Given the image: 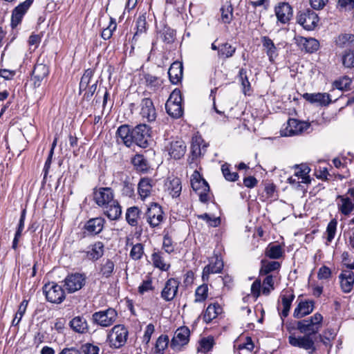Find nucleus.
Returning <instances> with one entry per match:
<instances>
[{
  "mask_svg": "<svg viewBox=\"0 0 354 354\" xmlns=\"http://www.w3.org/2000/svg\"><path fill=\"white\" fill-rule=\"evenodd\" d=\"M180 281L174 278L169 279L161 291V297L166 301H172L176 296Z\"/></svg>",
  "mask_w": 354,
  "mask_h": 354,
  "instance_id": "15",
  "label": "nucleus"
},
{
  "mask_svg": "<svg viewBox=\"0 0 354 354\" xmlns=\"http://www.w3.org/2000/svg\"><path fill=\"white\" fill-rule=\"evenodd\" d=\"M281 297L283 309L280 315L281 319H283V317H286L289 314L291 304L295 299V295L292 292H290L289 290H287L281 295Z\"/></svg>",
  "mask_w": 354,
  "mask_h": 354,
  "instance_id": "30",
  "label": "nucleus"
},
{
  "mask_svg": "<svg viewBox=\"0 0 354 354\" xmlns=\"http://www.w3.org/2000/svg\"><path fill=\"white\" fill-rule=\"evenodd\" d=\"M288 342L291 346L308 351V353L310 354L316 350L315 342L311 336L308 335H304V336L298 337L290 335L288 337Z\"/></svg>",
  "mask_w": 354,
  "mask_h": 354,
  "instance_id": "10",
  "label": "nucleus"
},
{
  "mask_svg": "<svg viewBox=\"0 0 354 354\" xmlns=\"http://www.w3.org/2000/svg\"><path fill=\"white\" fill-rule=\"evenodd\" d=\"M335 43L341 48H354V35L348 33L341 34L337 37Z\"/></svg>",
  "mask_w": 354,
  "mask_h": 354,
  "instance_id": "33",
  "label": "nucleus"
},
{
  "mask_svg": "<svg viewBox=\"0 0 354 354\" xmlns=\"http://www.w3.org/2000/svg\"><path fill=\"white\" fill-rule=\"evenodd\" d=\"M118 142L123 143L128 147L132 145L131 130L128 125L120 126L116 132Z\"/></svg>",
  "mask_w": 354,
  "mask_h": 354,
  "instance_id": "25",
  "label": "nucleus"
},
{
  "mask_svg": "<svg viewBox=\"0 0 354 354\" xmlns=\"http://www.w3.org/2000/svg\"><path fill=\"white\" fill-rule=\"evenodd\" d=\"M93 198L108 218L114 221L120 217L122 208L118 201L115 199L114 192L111 188H94Z\"/></svg>",
  "mask_w": 354,
  "mask_h": 354,
  "instance_id": "1",
  "label": "nucleus"
},
{
  "mask_svg": "<svg viewBox=\"0 0 354 354\" xmlns=\"http://www.w3.org/2000/svg\"><path fill=\"white\" fill-rule=\"evenodd\" d=\"M128 334V330L124 325L114 326L107 336L110 346L115 348L123 346L127 342Z\"/></svg>",
  "mask_w": 354,
  "mask_h": 354,
  "instance_id": "5",
  "label": "nucleus"
},
{
  "mask_svg": "<svg viewBox=\"0 0 354 354\" xmlns=\"http://www.w3.org/2000/svg\"><path fill=\"white\" fill-rule=\"evenodd\" d=\"M151 259L154 266L162 270L166 271L170 267L169 264L165 263L163 258L160 253H153L152 254Z\"/></svg>",
  "mask_w": 354,
  "mask_h": 354,
  "instance_id": "52",
  "label": "nucleus"
},
{
  "mask_svg": "<svg viewBox=\"0 0 354 354\" xmlns=\"http://www.w3.org/2000/svg\"><path fill=\"white\" fill-rule=\"evenodd\" d=\"M81 353L84 354H98L100 348L97 346L86 343L81 346Z\"/></svg>",
  "mask_w": 354,
  "mask_h": 354,
  "instance_id": "62",
  "label": "nucleus"
},
{
  "mask_svg": "<svg viewBox=\"0 0 354 354\" xmlns=\"http://www.w3.org/2000/svg\"><path fill=\"white\" fill-rule=\"evenodd\" d=\"M33 1L34 0H26L15 8L11 17V26L12 28L17 27L21 23L24 15L33 3Z\"/></svg>",
  "mask_w": 354,
  "mask_h": 354,
  "instance_id": "16",
  "label": "nucleus"
},
{
  "mask_svg": "<svg viewBox=\"0 0 354 354\" xmlns=\"http://www.w3.org/2000/svg\"><path fill=\"white\" fill-rule=\"evenodd\" d=\"M337 221L336 219L331 220L329 223L328 224L327 228H326V233H327V241L331 242L332 240L334 239L336 229H337Z\"/></svg>",
  "mask_w": 354,
  "mask_h": 354,
  "instance_id": "58",
  "label": "nucleus"
},
{
  "mask_svg": "<svg viewBox=\"0 0 354 354\" xmlns=\"http://www.w3.org/2000/svg\"><path fill=\"white\" fill-rule=\"evenodd\" d=\"M93 76V71L92 69H87L81 78L80 82V89L85 90L89 86L91 78Z\"/></svg>",
  "mask_w": 354,
  "mask_h": 354,
  "instance_id": "55",
  "label": "nucleus"
},
{
  "mask_svg": "<svg viewBox=\"0 0 354 354\" xmlns=\"http://www.w3.org/2000/svg\"><path fill=\"white\" fill-rule=\"evenodd\" d=\"M208 294V287L207 284H202L198 286L195 292V302H202L204 301L207 297Z\"/></svg>",
  "mask_w": 354,
  "mask_h": 354,
  "instance_id": "51",
  "label": "nucleus"
},
{
  "mask_svg": "<svg viewBox=\"0 0 354 354\" xmlns=\"http://www.w3.org/2000/svg\"><path fill=\"white\" fill-rule=\"evenodd\" d=\"M143 253V245L141 243H137L133 245L130 252V257L134 260H138L142 258Z\"/></svg>",
  "mask_w": 354,
  "mask_h": 354,
  "instance_id": "59",
  "label": "nucleus"
},
{
  "mask_svg": "<svg viewBox=\"0 0 354 354\" xmlns=\"http://www.w3.org/2000/svg\"><path fill=\"white\" fill-rule=\"evenodd\" d=\"M236 52V47L232 46L229 43L222 44L218 47V56L223 58H230L234 55Z\"/></svg>",
  "mask_w": 354,
  "mask_h": 354,
  "instance_id": "43",
  "label": "nucleus"
},
{
  "mask_svg": "<svg viewBox=\"0 0 354 354\" xmlns=\"http://www.w3.org/2000/svg\"><path fill=\"white\" fill-rule=\"evenodd\" d=\"M310 127V123L290 118L286 125L280 130L281 136H294L302 133Z\"/></svg>",
  "mask_w": 354,
  "mask_h": 354,
  "instance_id": "7",
  "label": "nucleus"
},
{
  "mask_svg": "<svg viewBox=\"0 0 354 354\" xmlns=\"http://www.w3.org/2000/svg\"><path fill=\"white\" fill-rule=\"evenodd\" d=\"M261 42L263 47L266 50V54L269 57V60L272 62L277 56V48L274 42L267 36L261 37Z\"/></svg>",
  "mask_w": 354,
  "mask_h": 354,
  "instance_id": "32",
  "label": "nucleus"
},
{
  "mask_svg": "<svg viewBox=\"0 0 354 354\" xmlns=\"http://www.w3.org/2000/svg\"><path fill=\"white\" fill-rule=\"evenodd\" d=\"M176 32L174 30L166 28L163 30L162 38L164 42L171 44L174 41Z\"/></svg>",
  "mask_w": 354,
  "mask_h": 354,
  "instance_id": "63",
  "label": "nucleus"
},
{
  "mask_svg": "<svg viewBox=\"0 0 354 354\" xmlns=\"http://www.w3.org/2000/svg\"><path fill=\"white\" fill-rule=\"evenodd\" d=\"M340 203L338 204L339 210L344 215H349L354 209V203L348 197L339 196Z\"/></svg>",
  "mask_w": 354,
  "mask_h": 354,
  "instance_id": "38",
  "label": "nucleus"
},
{
  "mask_svg": "<svg viewBox=\"0 0 354 354\" xmlns=\"http://www.w3.org/2000/svg\"><path fill=\"white\" fill-rule=\"evenodd\" d=\"M283 250L279 244H269L266 249V255L270 259H278L282 257Z\"/></svg>",
  "mask_w": 354,
  "mask_h": 354,
  "instance_id": "39",
  "label": "nucleus"
},
{
  "mask_svg": "<svg viewBox=\"0 0 354 354\" xmlns=\"http://www.w3.org/2000/svg\"><path fill=\"white\" fill-rule=\"evenodd\" d=\"M183 66L180 62H174L170 66L168 75L169 80L173 84H176L180 82L183 78Z\"/></svg>",
  "mask_w": 354,
  "mask_h": 354,
  "instance_id": "23",
  "label": "nucleus"
},
{
  "mask_svg": "<svg viewBox=\"0 0 354 354\" xmlns=\"http://www.w3.org/2000/svg\"><path fill=\"white\" fill-rule=\"evenodd\" d=\"M66 290L69 292H75L80 290L85 283L83 274L75 273L68 275L64 281Z\"/></svg>",
  "mask_w": 354,
  "mask_h": 354,
  "instance_id": "12",
  "label": "nucleus"
},
{
  "mask_svg": "<svg viewBox=\"0 0 354 354\" xmlns=\"http://www.w3.org/2000/svg\"><path fill=\"white\" fill-rule=\"evenodd\" d=\"M323 316L317 313L310 317L299 321L297 324V328L301 333L308 335L317 334L322 328Z\"/></svg>",
  "mask_w": 354,
  "mask_h": 354,
  "instance_id": "2",
  "label": "nucleus"
},
{
  "mask_svg": "<svg viewBox=\"0 0 354 354\" xmlns=\"http://www.w3.org/2000/svg\"><path fill=\"white\" fill-rule=\"evenodd\" d=\"M239 77L243 86V92L245 94L250 88V83L247 76L246 70L244 68H241L239 72Z\"/></svg>",
  "mask_w": 354,
  "mask_h": 354,
  "instance_id": "56",
  "label": "nucleus"
},
{
  "mask_svg": "<svg viewBox=\"0 0 354 354\" xmlns=\"http://www.w3.org/2000/svg\"><path fill=\"white\" fill-rule=\"evenodd\" d=\"M117 318L118 313L112 308L95 312L92 315L93 322L104 328L113 325L116 322Z\"/></svg>",
  "mask_w": 354,
  "mask_h": 354,
  "instance_id": "6",
  "label": "nucleus"
},
{
  "mask_svg": "<svg viewBox=\"0 0 354 354\" xmlns=\"http://www.w3.org/2000/svg\"><path fill=\"white\" fill-rule=\"evenodd\" d=\"M274 288V279L272 275H267L263 281L262 293L264 295H269Z\"/></svg>",
  "mask_w": 354,
  "mask_h": 354,
  "instance_id": "54",
  "label": "nucleus"
},
{
  "mask_svg": "<svg viewBox=\"0 0 354 354\" xmlns=\"http://www.w3.org/2000/svg\"><path fill=\"white\" fill-rule=\"evenodd\" d=\"M140 115L147 122H153L156 120L157 113L153 103L150 98H144L140 103Z\"/></svg>",
  "mask_w": 354,
  "mask_h": 354,
  "instance_id": "17",
  "label": "nucleus"
},
{
  "mask_svg": "<svg viewBox=\"0 0 354 354\" xmlns=\"http://www.w3.org/2000/svg\"><path fill=\"white\" fill-rule=\"evenodd\" d=\"M28 305V301L26 300H24L19 307L17 313L15 315V318L12 320V325H17L21 321L24 313L26 312V308Z\"/></svg>",
  "mask_w": 354,
  "mask_h": 354,
  "instance_id": "60",
  "label": "nucleus"
},
{
  "mask_svg": "<svg viewBox=\"0 0 354 354\" xmlns=\"http://www.w3.org/2000/svg\"><path fill=\"white\" fill-rule=\"evenodd\" d=\"M169 337L167 335H160L156 343L153 354H163L164 351L168 346Z\"/></svg>",
  "mask_w": 354,
  "mask_h": 354,
  "instance_id": "47",
  "label": "nucleus"
},
{
  "mask_svg": "<svg viewBox=\"0 0 354 354\" xmlns=\"http://www.w3.org/2000/svg\"><path fill=\"white\" fill-rule=\"evenodd\" d=\"M339 279L342 290L345 293L351 292L354 284V272L350 270H343Z\"/></svg>",
  "mask_w": 354,
  "mask_h": 354,
  "instance_id": "20",
  "label": "nucleus"
},
{
  "mask_svg": "<svg viewBox=\"0 0 354 354\" xmlns=\"http://www.w3.org/2000/svg\"><path fill=\"white\" fill-rule=\"evenodd\" d=\"M166 189L169 194L173 198L178 197L182 189L180 180L178 178H174L169 180V183L165 184Z\"/></svg>",
  "mask_w": 354,
  "mask_h": 354,
  "instance_id": "36",
  "label": "nucleus"
},
{
  "mask_svg": "<svg viewBox=\"0 0 354 354\" xmlns=\"http://www.w3.org/2000/svg\"><path fill=\"white\" fill-rule=\"evenodd\" d=\"M222 313V308L218 304H209L203 315V319L206 323H209L212 320L217 317Z\"/></svg>",
  "mask_w": 354,
  "mask_h": 354,
  "instance_id": "35",
  "label": "nucleus"
},
{
  "mask_svg": "<svg viewBox=\"0 0 354 354\" xmlns=\"http://www.w3.org/2000/svg\"><path fill=\"white\" fill-rule=\"evenodd\" d=\"M336 333L332 328H327L322 334L319 335V339L324 345H330V342L335 339Z\"/></svg>",
  "mask_w": 354,
  "mask_h": 354,
  "instance_id": "50",
  "label": "nucleus"
},
{
  "mask_svg": "<svg viewBox=\"0 0 354 354\" xmlns=\"http://www.w3.org/2000/svg\"><path fill=\"white\" fill-rule=\"evenodd\" d=\"M144 80L147 86L153 91L159 88L162 84V81L160 78L150 74H145L144 75Z\"/></svg>",
  "mask_w": 354,
  "mask_h": 354,
  "instance_id": "46",
  "label": "nucleus"
},
{
  "mask_svg": "<svg viewBox=\"0 0 354 354\" xmlns=\"http://www.w3.org/2000/svg\"><path fill=\"white\" fill-rule=\"evenodd\" d=\"M153 185V180L150 178H143L140 180L138 191L142 199H145L150 196Z\"/></svg>",
  "mask_w": 354,
  "mask_h": 354,
  "instance_id": "28",
  "label": "nucleus"
},
{
  "mask_svg": "<svg viewBox=\"0 0 354 354\" xmlns=\"http://www.w3.org/2000/svg\"><path fill=\"white\" fill-rule=\"evenodd\" d=\"M140 215L141 211L138 207H129L125 214L126 221L131 226L136 227L138 225Z\"/></svg>",
  "mask_w": 354,
  "mask_h": 354,
  "instance_id": "29",
  "label": "nucleus"
},
{
  "mask_svg": "<svg viewBox=\"0 0 354 354\" xmlns=\"http://www.w3.org/2000/svg\"><path fill=\"white\" fill-rule=\"evenodd\" d=\"M48 68L42 64H36L32 73V80L35 87H39L41 82L48 75Z\"/></svg>",
  "mask_w": 354,
  "mask_h": 354,
  "instance_id": "24",
  "label": "nucleus"
},
{
  "mask_svg": "<svg viewBox=\"0 0 354 354\" xmlns=\"http://www.w3.org/2000/svg\"><path fill=\"white\" fill-rule=\"evenodd\" d=\"M296 44L301 48L302 50L306 53H312L319 48V41L312 37L306 38L298 36L295 38Z\"/></svg>",
  "mask_w": 354,
  "mask_h": 354,
  "instance_id": "19",
  "label": "nucleus"
},
{
  "mask_svg": "<svg viewBox=\"0 0 354 354\" xmlns=\"http://www.w3.org/2000/svg\"><path fill=\"white\" fill-rule=\"evenodd\" d=\"M223 268V263L221 259L218 257L216 258L214 263H210L206 266L203 270V280L208 281L209 275L210 274L219 273L221 272Z\"/></svg>",
  "mask_w": 354,
  "mask_h": 354,
  "instance_id": "26",
  "label": "nucleus"
},
{
  "mask_svg": "<svg viewBox=\"0 0 354 354\" xmlns=\"http://www.w3.org/2000/svg\"><path fill=\"white\" fill-rule=\"evenodd\" d=\"M162 248L165 251L169 254L174 250V245L173 244L172 239L168 234H165L163 237Z\"/></svg>",
  "mask_w": 354,
  "mask_h": 354,
  "instance_id": "64",
  "label": "nucleus"
},
{
  "mask_svg": "<svg viewBox=\"0 0 354 354\" xmlns=\"http://www.w3.org/2000/svg\"><path fill=\"white\" fill-rule=\"evenodd\" d=\"M44 292L46 299L51 303L60 304L65 299L64 290L62 286L53 282L44 286Z\"/></svg>",
  "mask_w": 354,
  "mask_h": 354,
  "instance_id": "9",
  "label": "nucleus"
},
{
  "mask_svg": "<svg viewBox=\"0 0 354 354\" xmlns=\"http://www.w3.org/2000/svg\"><path fill=\"white\" fill-rule=\"evenodd\" d=\"M221 170L225 178L228 181H236L239 178L236 172L230 171L229 165L226 163L221 166Z\"/></svg>",
  "mask_w": 354,
  "mask_h": 354,
  "instance_id": "57",
  "label": "nucleus"
},
{
  "mask_svg": "<svg viewBox=\"0 0 354 354\" xmlns=\"http://www.w3.org/2000/svg\"><path fill=\"white\" fill-rule=\"evenodd\" d=\"M313 310V304L309 303L308 301H301L299 303L297 306L295 308L293 316L295 318H301L310 313H312Z\"/></svg>",
  "mask_w": 354,
  "mask_h": 354,
  "instance_id": "31",
  "label": "nucleus"
},
{
  "mask_svg": "<svg viewBox=\"0 0 354 354\" xmlns=\"http://www.w3.org/2000/svg\"><path fill=\"white\" fill-rule=\"evenodd\" d=\"M182 96L180 91L178 88H175L169 95V99L166 103L173 104H181Z\"/></svg>",
  "mask_w": 354,
  "mask_h": 354,
  "instance_id": "61",
  "label": "nucleus"
},
{
  "mask_svg": "<svg viewBox=\"0 0 354 354\" xmlns=\"http://www.w3.org/2000/svg\"><path fill=\"white\" fill-rule=\"evenodd\" d=\"M104 219L97 217L88 220L85 224L84 228L91 234H99L103 229Z\"/></svg>",
  "mask_w": 354,
  "mask_h": 354,
  "instance_id": "27",
  "label": "nucleus"
},
{
  "mask_svg": "<svg viewBox=\"0 0 354 354\" xmlns=\"http://www.w3.org/2000/svg\"><path fill=\"white\" fill-rule=\"evenodd\" d=\"M190 330L187 326H181L175 331L170 346L173 349L180 348L186 345L189 340Z\"/></svg>",
  "mask_w": 354,
  "mask_h": 354,
  "instance_id": "11",
  "label": "nucleus"
},
{
  "mask_svg": "<svg viewBox=\"0 0 354 354\" xmlns=\"http://www.w3.org/2000/svg\"><path fill=\"white\" fill-rule=\"evenodd\" d=\"M275 15L279 21L286 24L292 16V8L288 3H280L275 7Z\"/></svg>",
  "mask_w": 354,
  "mask_h": 354,
  "instance_id": "18",
  "label": "nucleus"
},
{
  "mask_svg": "<svg viewBox=\"0 0 354 354\" xmlns=\"http://www.w3.org/2000/svg\"><path fill=\"white\" fill-rule=\"evenodd\" d=\"M169 155L176 160L180 159L185 153L186 145L181 139L170 141L166 146Z\"/></svg>",
  "mask_w": 354,
  "mask_h": 354,
  "instance_id": "14",
  "label": "nucleus"
},
{
  "mask_svg": "<svg viewBox=\"0 0 354 354\" xmlns=\"http://www.w3.org/2000/svg\"><path fill=\"white\" fill-rule=\"evenodd\" d=\"M104 244L97 241L91 245V248L86 252L87 257L93 261H96L104 254Z\"/></svg>",
  "mask_w": 354,
  "mask_h": 354,
  "instance_id": "34",
  "label": "nucleus"
},
{
  "mask_svg": "<svg viewBox=\"0 0 354 354\" xmlns=\"http://www.w3.org/2000/svg\"><path fill=\"white\" fill-rule=\"evenodd\" d=\"M163 212L160 206L152 205L146 213V219L151 227L158 226L163 221Z\"/></svg>",
  "mask_w": 354,
  "mask_h": 354,
  "instance_id": "13",
  "label": "nucleus"
},
{
  "mask_svg": "<svg viewBox=\"0 0 354 354\" xmlns=\"http://www.w3.org/2000/svg\"><path fill=\"white\" fill-rule=\"evenodd\" d=\"M221 21L224 24H230L233 19V8L230 3L227 2L221 8Z\"/></svg>",
  "mask_w": 354,
  "mask_h": 354,
  "instance_id": "41",
  "label": "nucleus"
},
{
  "mask_svg": "<svg viewBox=\"0 0 354 354\" xmlns=\"http://www.w3.org/2000/svg\"><path fill=\"white\" fill-rule=\"evenodd\" d=\"M342 65L346 68H354V48L342 52L341 55Z\"/></svg>",
  "mask_w": 354,
  "mask_h": 354,
  "instance_id": "40",
  "label": "nucleus"
},
{
  "mask_svg": "<svg viewBox=\"0 0 354 354\" xmlns=\"http://www.w3.org/2000/svg\"><path fill=\"white\" fill-rule=\"evenodd\" d=\"M310 171V169L306 165H296L295 176L298 177V178H301V183H306L309 181V176L308 174Z\"/></svg>",
  "mask_w": 354,
  "mask_h": 354,
  "instance_id": "42",
  "label": "nucleus"
},
{
  "mask_svg": "<svg viewBox=\"0 0 354 354\" xmlns=\"http://www.w3.org/2000/svg\"><path fill=\"white\" fill-rule=\"evenodd\" d=\"M297 21L304 29L313 30L317 26L319 17L315 12L308 8L299 12Z\"/></svg>",
  "mask_w": 354,
  "mask_h": 354,
  "instance_id": "8",
  "label": "nucleus"
},
{
  "mask_svg": "<svg viewBox=\"0 0 354 354\" xmlns=\"http://www.w3.org/2000/svg\"><path fill=\"white\" fill-rule=\"evenodd\" d=\"M205 151V146L201 148V138H196L192 140L191 145V154L192 160L199 157L202 153Z\"/></svg>",
  "mask_w": 354,
  "mask_h": 354,
  "instance_id": "48",
  "label": "nucleus"
},
{
  "mask_svg": "<svg viewBox=\"0 0 354 354\" xmlns=\"http://www.w3.org/2000/svg\"><path fill=\"white\" fill-rule=\"evenodd\" d=\"M303 97L312 104H317L320 106L328 105L330 102V95L326 93H308L303 95Z\"/></svg>",
  "mask_w": 354,
  "mask_h": 354,
  "instance_id": "22",
  "label": "nucleus"
},
{
  "mask_svg": "<svg viewBox=\"0 0 354 354\" xmlns=\"http://www.w3.org/2000/svg\"><path fill=\"white\" fill-rule=\"evenodd\" d=\"M191 186L198 194L199 199L203 203L209 201V186L207 182L201 176L200 173L195 170L191 176Z\"/></svg>",
  "mask_w": 354,
  "mask_h": 354,
  "instance_id": "3",
  "label": "nucleus"
},
{
  "mask_svg": "<svg viewBox=\"0 0 354 354\" xmlns=\"http://www.w3.org/2000/svg\"><path fill=\"white\" fill-rule=\"evenodd\" d=\"M167 113L174 118H179L183 114L182 104H165Z\"/></svg>",
  "mask_w": 354,
  "mask_h": 354,
  "instance_id": "44",
  "label": "nucleus"
},
{
  "mask_svg": "<svg viewBox=\"0 0 354 354\" xmlns=\"http://www.w3.org/2000/svg\"><path fill=\"white\" fill-rule=\"evenodd\" d=\"M234 348L239 351V354H251L254 348V344L251 337H247L244 343L234 345Z\"/></svg>",
  "mask_w": 354,
  "mask_h": 354,
  "instance_id": "45",
  "label": "nucleus"
},
{
  "mask_svg": "<svg viewBox=\"0 0 354 354\" xmlns=\"http://www.w3.org/2000/svg\"><path fill=\"white\" fill-rule=\"evenodd\" d=\"M279 268L280 263L277 261H262V266L260 270V274L268 275L270 272L277 270Z\"/></svg>",
  "mask_w": 354,
  "mask_h": 354,
  "instance_id": "49",
  "label": "nucleus"
},
{
  "mask_svg": "<svg viewBox=\"0 0 354 354\" xmlns=\"http://www.w3.org/2000/svg\"><path fill=\"white\" fill-rule=\"evenodd\" d=\"M115 264L111 259L102 260L100 266V274L104 278H109L114 272Z\"/></svg>",
  "mask_w": 354,
  "mask_h": 354,
  "instance_id": "37",
  "label": "nucleus"
},
{
  "mask_svg": "<svg viewBox=\"0 0 354 354\" xmlns=\"http://www.w3.org/2000/svg\"><path fill=\"white\" fill-rule=\"evenodd\" d=\"M132 145L147 148L151 141L150 128L145 124H140L131 129Z\"/></svg>",
  "mask_w": 354,
  "mask_h": 354,
  "instance_id": "4",
  "label": "nucleus"
},
{
  "mask_svg": "<svg viewBox=\"0 0 354 354\" xmlns=\"http://www.w3.org/2000/svg\"><path fill=\"white\" fill-rule=\"evenodd\" d=\"M132 163L138 170L146 171L147 169V160L142 155L136 154L132 159Z\"/></svg>",
  "mask_w": 354,
  "mask_h": 354,
  "instance_id": "53",
  "label": "nucleus"
},
{
  "mask_svg": "<svg viewBox=\"0 0 354 354\" xmlns=\"http://www.w3.org/2000/svg\"><path fill=\"white\" fill-rule=\"evenodd\" d=\"M70 328L79 334H85L88 332L89 326L85 317L76 316L69 322Z\"/></svg>",
  "mask_w": 354,
  "mask_h": 354,
  "instance_id": "21",
  "label": "nucleus"
}]
</instances>
